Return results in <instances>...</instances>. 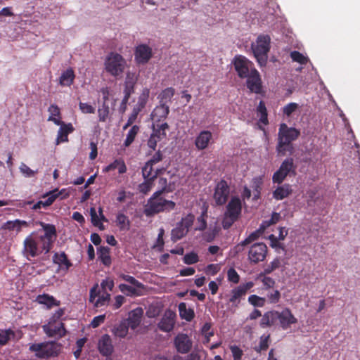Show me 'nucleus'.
Returning a JSON list of instances; mask_svg holds the SVG:
<instances>
[{"instance_id": "1", "label": "nucleus", "mask_w": 360, "mask_h": 360, "mask_svg": "<svg viewBox=\"0 0 360 360\" xmlns=\"http://www.w3.org/2000/svg\"><path fill=\"white\" fill-rule=\"evenodd\" d=\"M297 323V318L293 315L291 310L285 307L282 311L271 310L265 312L261 320L260 326L263 328L267 327H280L285 330L291 325Z\"/></svg>"}, {"instance_id": "2", "label": "nucleus", "mask_w": 360, "mask_h": 360, "mask_svg": "<svg viewBox=\"0 0 360 360\" xmlns=\"http://www.w3.org/2000/svg\"><path fill=\"white\" fill-rule=\"evenodd\" d=\"M300 132L294 127H288L286 124L280 125L278 134V143L276 147L278 155L284 156L287 153L290 155L294 152L292 141L300 136Z\"/></svg>"}, {"instance_id": "3", "label": "nucleus", "mask_w": 360, "mask_h": 360, "mask_svg": "<svg viewBox=\"0 0 360 360\" xmlns=\"http://www.w3.org/2000/svg\"><path fill=\"white\" fill-rule=\"evenodd\" d=\"M165 189L155 192L148 199L144 207L143 212L147 217H152L160 212L173 210L176 203L172 200H166L160 195L164 193Z\"/></svg>"}, {"instance_id": "4", "label": "nucleus", "mask_w": 360, "mask_h": 360, "mask_svg": "<svg viewBox=\"0 0 360 360\" xmlns=\"http://www.w3.org/2000/svg\"><path fill=\"white\" fill-rule=\"evenodd\" d=\"M61 347V345L56 341H45L30 345L29 350L34 352L38 359H49L58 356L60 353Z\"/></svg>"}, {"instance_id": "5", "label": "nucleus", "mask_w": 360, "mask_h": 360, "mask_svg": "<svg viewBox=\"0 0 360 360\" xmlns=\"http://www.w3.org/2000/svg\"><path fill=\"white\" fill-rule=\"evenodd\" d=\"M242 203L241 200L233 196L228 202L222 219V226L224 229H229L238 220L241 215Z\"/></svg>"}, {"instance_id": "6", "label": "nucleus", "mask_w": 360, "mask_h": 360, "mask_svg": "<svg viewBox=\"0 0 360 360\" xmlns=\"http://www.w3.org/2000/svg\"><path fill=\"white\" fill-rule=\"evenodd\" d=\"M271 38L269 35H259L252 43L251 49L254 56L260 65H265L267 60V53L270 49Z\"/></svg>"}, {"instance_id": "7", "label": "nucleus", "mask_w": 360, "mask_h": 360, "mask_svg": "<svg viewBox=\"0 0 360 360\" xmlns=\"http://www.w3.org/2000/svg\"><path fill=\"white\" fill-rule=\"evenodd\" d=\"M105 69L112 76L117 77L122 75L126 66V60L119 53L110 52L104 63Z\"/></svg>"}, {"instance_id": "8", "label": "nucleus", "mask_w": 360, "mask_h": 360, "mask_svg": "<svg viewBox=\"0 0 360 360\" xmlns=\"http://www.w3.org/2000/svg\"><path fill=\"white\" fill-rule=\"evenodd\" d=\"M194 220L195 216L192 213H189L182 217L176 226L172 229L171 240L175 243L185 237L193 226Z\"/></svg>"}, {"instance_id": "9", "label": "nucleus", "mask_w": 360, "mask_h": 360, "mask_svg": "<svg viewBox=\"0 0 360 360\" xmlns=\"http://www.w3.org/2000/svg\"><path fill=\"white\" fill-rule=\"evenodd\" d=\"M44 231V234L40 236L39 241L41 243V249L45 253L50 252L53 244L57 236V231L55 225L46 224L43 221L38 223Z\"/></svg>"}, {"instance_id": "10", "label": "nucleus", "mask_w": 360, "mask_h": 360, "mask_svg": "<svg viewBox=\"0 0 360 360\" xmlns=\"http://www.w3.org/2000/svg\"><path fill=\"white\" fill-rule=\"evenodd\" d=\"M235 71L240 79H245L257 70L254 64L245 56L239 55L235 56L233 61Z\"/></svg>"}, {"instance_id": "11", "label": "nucleus", "mask_w": 360, "mask_h": 360, "mask_svg": "<svg viewBox=\"0 0 360 360\" xmlns=\"http://www.w3.org/2000/svg\"><path fill=\"white\" fill-rule=\"evenodd\" d=\"M268 253V248L264 243H255L248 250V259L251 264H258L265 260Z\"/></svg>"}, {"instance_id": "12", "label": "nucleus", "mask_w": 360, "mask_h": 360, "mask_svg": "<svg viewBox=\"0 0 360 360\" xmlns=\"http://www.w3.org/2000/svg\"><path fill=\"white\" fill-rule=\"evenodd\" d=\"M230 186L224 179H221L214 187L213 199L217 206L225 205L230 195Z\"/></svg>"}, {"instance_id": "13", "label": "nucleus", "mask_w": 360, "mask_h": 360, "mask_svg": "<svg viewBox=\"0 0 360 360\" xmlns=\"http://www.w3.org/2000/svg\"><path fill=\"white\" fill-rule=\"evenodd\" d=\"M252 281H248L235 287L231 290L229 302L236 307H238L240 300L244 298L248 292L254 287Z\"/></svg>"}, {"instance_id": "14", "label": "nucleus", "mask_w": 360, "mask_h": 360, "mask_svg": "<svg viewBox=\"0 0 360 360\" xmlns=\"http://www.w3.org/2000/svg\"><path fill=\"white\" fill-rule=\"evenodd\" d=\"M44 250L41 249V245L39 246L37 241L30 235L25 238L23 242V254L27 259L35 257L41 254Z\"/></svg>"}, {"instance_id": "15", "label": "nucleus", "mask_w": 360, "mask_h": 360, "mask_svg": "<svg viewBox=\"0 0 360 360\" xmlns=\"http://www.w3.org/2000/svg\"><path fill=\"white\" fill-rule=\"evenodd\" d=\"M42 329L44 333L49 338L60 339L65 337L67 334L65 324L63 322L56 324L46 323L42 326Z\"/></svg>"}, {"instance_id": "16", "label": "nucleus", "mask_w": 360, "mask_h": 360, "mask_svg": "<svg viewBox=\"0 0 360 360\" xmlns=\"http://www.w3.org/2000/svg\"><path fill=\"white\" fill-rule=\"evenodd\" d=\"M246 79V86L251 93L260 94L262 93V82L258 70H254L252 74Z\"/></svg>"}, {"instance_id": "17", "label": "nucleus", "mask_w": 360, "mask_h": 360, "mask_svg": "<svg viewBox=\"0 0 360 360\" xmlns=\"http://www.w3.org/2000/svg\"><path fill=\"white\" fill-rule=\"evenodd\" d=\"M174 344L177 352L181 354H186L192 348V341L184 333H179L174 338Z\"/></svg>"}, {"instance_id": "18", "label": "nucleus", "mask_w": 360, "mask_h": 360, "mask_svg": "<svg viewBox=\"0 0 360 360\" xmlns=\"http://www.w3.org/2000/svg\"><path fill=\"white\" fill-rule=\"evenodd\" d=\"M134 56L138 64H146L152 57V49L146 44H140L136 48Z\"/></svg>"}, {"instance_id": "19", "label": "nucleus", "mask_w": 360, "mask_h": 360, "mask_svg": "<svg viewBox=\"0 0 360 360\" xmlns=\"http://www.w3.org/2000/svg\"><path fill=\"white\" fill-rule=\"evenodd\" d=\"M176 314L170 310L166 311L158 323V328L163 332H170L175 324Z\"/></svg>"}, {"instance_id": "20", "label": "nucleus", "mask_w": 360, "mask_h": 360, "mask_svg": "<svg viewBox=\"0 0 360 360\" xmlns=\"http://www.w3.org/2000/svg\"><path fill=\"white\" fill-rule=\"evenodd\" d=\"M98 349L103 356H109L112 354L114 347L109 335L105 334L101 337L98 342Z\"/></svg>"}, {"instance_id": "21", "label": "nucleus", "mask_w": 360, "mask_h": 360, "mask_svg": "<svg viewBox=\"0 0 360 360\" xmlns=\"http://www.w3.org/2000/svg\"><path fill=\"white\" fill-rule=\"evenodd\" d=\"M212 139V134L210 131H201L195 139V146L199 150L206 149Z\"/></svg>"}, {"instance_id": "22", "label": "nucleus", "mask_w": 360, "mask_h": 360, "mask_svg": "<svg viewBox=\"0 0 360 360\" xmlns=\"http://www.w3.org/2000/svg\"><path fill=\"white\" fill-rule=\"evenodd\" d=\"M264 229L262 228V225L260 228L253 232H252L245 240L239 243L238 245L235 246L236 252L238 253L240 252L243 251L244 248L247 245H249L256 240H257L259 237L262 236Z\"/></svg>"}, {"instance_id": "23", "label": "nucleus", "mask_w": 360, "mask_h": 360, "mask_svg": "<svg viewBox=\"0 0 360 360\" xmlns=\"http://www.w3.org/2000/svg\"><path fill=\"white\" fill-rule=\"evenodd\" d=\"M62 193V191H58V189L53 190L51 191H49L46 194H45L43 197H48L47 199L44 201L39 200L37 203H35L33 207L32 210H37L39 209H41V207H48L50 205H51L53 202L56 200L58 197Z\"/></svg>"}, {"instance_id": "24", "label": "nucleus", "mask_w": 360, "mask_h": 360, "mask_svg": "<svg viewBox=\"0 0 360 360\" xmlns=\"http://www.w3.org/2000/svg\"><path fill=\"white\" fill-rule=\"evenodd\" d=\"M143 314L142 308L137 307L129 313L128 318L124 321H126L128 326L131 329H135L141 323Z\"/></svg>"}, {"instance_id": "25", "label": "nucleus", "mask_w": 360, "mask_h": 360, "mask_svg": "<svg viewBox=\"0 0 360 360\" xmlns=\"http://www.w3.org/2000/svg\"><path fill=\"white\" fill-rule=\"evenodd\" d=\"M53 262L58 264L59 268L65 272H67L72 266V263L70 261L68 255L64 252H56L53 256Z\"/></svg>"}, {"instance_id": "26", "label": "nucleus", "mask_w": 360, "mask_h": 360, "mask_svg": "<svg viewBox=\"0 0 360 360\" xmlns=\"http://www.w3.org/2000/svg\"><path fill=\"white\" fill-rule=\"evenodd\" d=\"M169 112V108L166 103H160L152 112V119L155 123H160L165 120Z\"/></svg>"}, {"instance_id": "27", "label": "nucleus", "mask_w": 360, "mask_h": 360, "mask_svg": "<svg viewBox=\"0 0 360 360\" xmlns=\"http://www.w3.org/2000/svg\"><path fill=\"white\" fill-rule=\"evenodd\" d=\"M35 301L40 304L45 305L49 309L60 304V302L55 299L53 296L46 293L39 295Z\"/></svg>"}, {"instance_id": "28", "label": "nucleus", "mask_w": 360, "mask_h": 360, "mask_svg": "<svg viewBox=\"0 0 360 360\" xmlns=\"http://www.w3.org/2000/svg\"><path fill=\"white\" fill-rule=\"evenodd\" d=\"M60 127L58 129L56 142L59 144L61 142H66L68 141V134L74 131V127L71 123L65 124L62 121V124H60Z\"/></svg>"}, {"instance_id": "29", "label": "nucleus", "mask_w": 360, "mask_h": 360, "mask_svg": "<svg viewBox=\"0 0 360 360\" xmlns=\"http://www.w3.org/2000/svg\"><path fill=\"white\" fill-rule=\"evenodd\" d=\"M29 226L27 221L25 220L15 219L13 221H7L2 225V229L8 231L16 230L17 233L22 231V227Z\"/></svg>"}, {"instance_id": "30", "label": "nucleus", "mask_w": 360, "mask_h": 360, "mask_svg": "<svg viewBox=\"0 0 360 360\" xmlns=\"http://www.w3.org/2000/svg\"><path fill=\"white\" fill-rule=\"evenodd\" d=\"M291 193V186L288 184H285L275 189L273 192V197L277 200H281L288 197Z\"/></svg>"}, {"instance_id": "31", "label": "nucleus", "mask_w": 360, "mask_h": 360, "mask_svg": "<svg viewBox=\"0 0 360 360\" xmlns=\"http://www.w3.org/2000/svg\"><path fill=\"white\" fill-rule=\"evenodd\" d=\"M136 82V78L134 74L128 72L124 82V94L126 97H130L134 92V86Z\"/></svg>"}, {"instance_id": "32", "label": "nucleus", "mask_w": 360, "mask_h": 360, "mask_svg": "<svg viewBox=\"0 0 360 360\" xmlns=\"http://www.w3.org/2000/svg\"><path fill=\"white\" fill-rule=\"evenodd\" d=\"M179 316L182 319L187 321H191L195 317L194 310L191 308H187L185 302H181L179 306Z\"/></svg>"}, {"instance_id": "33", "label": "nucleus", "mask_w": 360, "mask_h": 360, "mask_svg": "<svg viewBox=\"0 0 360 360\" xmlns=\"http://www.w3.org/2000/svg\"><path fill=\"white\" fill-rule=\"evenodd\" d=\"M48 112L50 114L48 121L53 122L56 125L62 124V121L60 120V110L57 105L51 104L48 108Z\"/></svg>"}, {"instance_id": "34", "label": "nucleus", "mask_w": 360, "mask_h": 360, "mask_svg": "<svg viewBox=\"0 0 360 360\" xmlns=\"http://www.w3.org/2000/svg\"><path fill=\"white\" fill-rule=\"evenodd\" d=\"M75 77V75L73 70L72 68H68L61 74L59 84L61 86H70L73 84Z\"/></svg>"}, {"instance_id": "35", "label": "nucleus", "mask_w": 360, "mask_h": 360, "mask_svg": "<svg viewBox=\"0 0 360 360\" xmlns=\"http://www.w3.org/2000/svg\"><path fill=\"white\" fill-rule=\"evenodd\" d=\"M279 168L288 174L289 176H295L296 174L297 166L295 165L292 158H287L285 159Z\"/></svg>"}, {"instance_id": "36", "label": "nucleus", "mask_w": 360, "mask_h": 360, "mask_svg": "<svg viewBox=\"0 0 360 360\" xmlns=\"http://www.w3.org/2000/svg\"><path fill=\"white\" fill-rule=\"evenodd\" d=\"M169 129V125L167 122L162 123H154L153 124V132L151 134L156 136L160 141L166 138L167 134L166 130Z\"/></svg>"}, {"instance_id": "37", "label": "nucleus", "mask_w": 360, "mask_h": 360, "mask_svg": "<svg viewBox=\"0 0 360 360\" xmlns=\"http://www.w3.org/2000/svg\"><path fill=\"white\" fill-rule=\"evenodd\" d=\"M115 222L120 231H127L130 229V220L128 217L123 213H118L117 214Z\"/></svg>"}, {"instance_id": "38", "label": "nucleus", "mask_w": 360, "mask_h": 360, "mask_svg": "<svg viewBox=\"0 0 360 360\" xmlns=\"http://www.w3.org/2000/svg\"><path fill=\"white\" fill-rule=\"evenodd\" d=\"M110 250V249L107 246H101L98 250V259L107 266H109L112 262Z\"/></svg>"}, {"instance_id": "39", "label": "nucleus", "mask_w": 360, "mask_h": 360, "mask_svg": "<svg viewBox=\"0 0 360 360\" xmlns=\"http://www.w3.org/2000/svg\"><path fill=\"white\" fill-rule=\"evenodd\" d=\"M140 127L138 125H133L127 134L126 139L123 143V146L126 148L129 147L134 141L137 134H139Z\"/></svg>"}, {"instance_id": "40", "label": "nucleus", "mask_w": 360, "mask_h": 360, "mask_svg": "<svg viewBox=\"0 0 360 360\" xmlns=\"http://www.w3.org/2000/svg\"><path fill=\"white\" fill-rule=\"evenodd\" d=\"M153 165L146 162L142 168V175L144 179L154 180L158 174V169L153 172Z\"/></svg>"}, {"instance_id": "41", "label": "nucleus", "mask_w": 360, "mask_h": 360, "mask_svg": "<svg viewBox=\"0 0 360 360\" xmlns=\"http://www.w3.org/2000/svg\"><path fill=\"white\" fill-rule=\"evenodd\" d=\"M270 338V334L262 335L259 338V345L254 347L255 351H256L258 353H261L263 351L267 350L269 346Z\"/></svg>"}, {"instance_id": "42", "label": "nucleus", "mask_w": 360, "mask_h": 360, "mask_svg": "<svg viewBox=\"0 0 360 360\" xmlns=\"http://www.w3.org/2000/svg\"><path fill=\"white\" fill-rule=\"evenodd\" d=\"M129 326L126 321H122L117 326H116L113 330V334L120 338H124L128 333Z\"/></svg>"}, {"instance_id": "43", "label": "nucleus", "mask_w": 360, "mask_h": 360, "mask_svg": "<svg viewBox=\"0 0 360 360\" xmlns=\"http://www.w3.org/2000/svg\"><path fill=\"white\" fill-rule=\"evenodd\" d=\"M15 332L11 329L2 330L0 332V345H6L11 338H14Z\"/></svg>"}, {"instance_id": "44", "label": "nucleus", "mask_w": 360, "mask_h": 360, "mask_svg": "<svg viewBox=\"0 0 360 360\" xmlns=\"http://www.w3.org/2000/svg\"><path fill=\"white\" fill-rule=\"evenodd\" d=\"M174 93L175 90L172 87H168L162 90L159 95L160 103H166L168 101H171Z\"/></svg>"}, {"instance_id": "45", "label": "nucleus", "mask_w": 360, "mask_h": 360, "mask_svg": "<svg viewBox=\"0 0 360 360\" xmlns=\"http://www.w3.org/2000/svg\"><path fill=\"white\" fill-rule=\"evenodd\" d=\"M248 302L255 307H263L266 303V298L252 295L248 297Z\"/></svg>"}, {"instance_id": "46", "label": "nucleus", "mask_w": 360, "mask_h": 360, "mask_svg": "<svg viewBox=\"0 0 360 360\" xmlns=\"http://www.w3.org/2000/svg\"><path fill=\"white\" fill-rule=\"evenodd\" d=\"M119 290L125 294L127 296L139 295L138 290L132 286L128 285L124 283H121L118 286Z\"/></svg>"}, {"instance_id": "47", "label": "nucleus", "mask_w": 360, "mask_h": 360, "mask_svg": "<svg viewBox=\"0 0 360 360\" xmlns=\"http://www.w3.org/2000/svg\"><path fill=\"white\" fill-rule=\"evenodd\" d=\"M110 113V108L108 103H103L98 110V119L100 122H105Z\"/></svg>"}, {"instance_id": "48", "label": "nucleus", "mask_w": 360, "mask_h": 360, "mask_svg": "<svg viewBox=\"0 0 360 360\" xmlns=\"http://www.w3.org/2000/svg\"><path fill=\"white\" fill-rule=\"evenodd\" d=\"M119 277L122 278V280L129 283L130 284L133 285L134 287L137 288H143V284H142L141 282H139L138 280H136L134 277L124 274H120L119 275Z\"/></svg>"}, {"instance_id": "49", "label": "nucleus", "mask_w": 360, "mask_h": 360, "mask_svg": "<svg viewBox=\"0 0 360 360\" xmlns=\"http://www.w3.org/2000/svg\"><path fill=\"white\" fill-rule=\"evenodd\" d=\"M288 175L285 172L278 168L273 174L272 181L274 184H281Z\"/></svg>"}, {"instance_id": "50", "label": "nucleus", "mask_w": 360, "mask_h": 360, "mask_svg": "<svg viewBox=\"0 0 360 360\" xmlns=\"http://www.w3.org/2000/svg\"><path fill=\"white\" fill-rule=\"evenodd\" d=\"M290 57L295 62H297L301 65H306L308 62L307 57L297 51H293L290 53Z\"/></svg>"}, {"instance_id": "51", "label": "nucleus", "mask_w": 360, "mask_h": 360, "mask_svg": "<svg viewBox=\"0 0 360 360\" xmlns=\"http://www.w3.org/2000/svg\"><path fill=\"white\" fill-rule=\"evenodd\" d=\"M281 295L278 290H273L266 294L268 302L270 304H277L281 299Z\"/></svg>"}, {"instance_id": "52", "label": "nucleus", "mask_w": 360, "mask_h": 360, "mask_svg": "<svg viewBox=\"0 0 360 360\" xmlns=\"http://www.w3.org/2000/svg\"><path fill=\"white\" fill-rule=\"evenodd\" d=\"M110 299V295L107 292H104L98 296V299L94 303V306L96 307H103L109 302Z\"/></svg>"}, {"instance_id": "53", "label": "nucleus", "mask_w": 360, "mask_h": 360, "mask_svg": "<svg viewBox=\"0 0 360 360\" xmlns=\"http://www.w3.org/2000/svg\"><path fill=\"white\" fill-rule=\"evenodd\" d=\"M281 219V215L278 212H273L271 218L269 220H265L262 224V228L265 229L266 228L270 226L271 225L276 224Z\"/></svg>"}, {"instance_id": "54", "label": "nucleus", "mask_w": 360, "mask_h": 360, "mask_svg": "<svg viewBox=\"0 0 360 360\" xmlns=\"http://www.w3.org/2000/svg\"><path fill=\"white\" fill-rule=\"evenodd\" d=\"M262 181L261 179H255L253 182V200H257L260 198L261 190H262Z\"/></svg>"}, {"instance_id": "55", "label": "nucleus", "mask_w": 360, "mask_h": 360, "mask_svg": "<svg viewBox=\"0 0 360 360\" xmlns=\"http://www.w3.org/2000/svg\"><path fill=\"white\" fill-rule=\"evenodd\" d=\"M183 260L186 264H194L199 261V257L197 253L191 252L190 253L186 254Z\"/></svg>"}, {"instance_id": "56", "label": "nucleus", "mask_w": 360, "mask_h": 360, "mask_svg": "<svg viewBox=\"0 0 360 360\" xmlns=\"http://www.w3.org/2000/svg\"><path fill=\"white\" fill-rule=\"evenodd\" d=\"M153 180L145 179V181L140 184L138 189L140 193L147 194L152 188Z\"/></svg>"}, {"instance_id": "57", "label": "nucleus", "mask_w": 360, "mask_h": 360, "mask_svg": "<svg viewBox=\"0 0 360 360\" xmlns=\"http://www.w3.org/2000/svg\"><path fill=\"white\" fill-rule=\"evenodd\" d=\"M299 108V105L296 103H290L285 105L283 108V112L285 115L290 117L295 111Z\"/></svg>"}, {"instance_id": "58", "label": "nucleus", "mask_w": 360, "mask_h": 360, "mask_svg": "<svg viewBox=\"0 0 360 360\" xmlns=\"http://www.w3.org/2000/svg\"><path fill=\"white\" fill-rule=\"evenodd\" d=\"M150 95V90L148 88H144L142 90L141 94L139 96L137 103L139 104V105H143L146 107V105L148 102V98Z\"/></svg>"}, {"instance_id": "59", "label": "nucleus", "mask_w": 360, "mask_h": 360, "mask_svg": "<svg viewBox=\"0 0 360 360\" xmlns=\"http://www.w3.org/2000/svg\"><path fill=\"white\" fill-rule=\"evenodd\" d=\"M227 278L229 281L235 284L238 283L240 281V276L233 268H230L227 271Z\"/></svg>"}, {"instance_id": "60", "label": "nucleus", "mask_w": 360, "mask_h": 360, "mask_svg": "<svg viewBox=\"0 0 360 360\" xmlns=\"http://www.w3.org/2000/svg\"><path fill=\"white\" fill-rule=\"evenodd\" d=\"M20 171L25 177H33L37 173V171L31 169L25 163L20 165Z\"/></svg>"}, {"instance_id": "61", "label": "nucleus", "mask_w": 360, "mask_h": 360, "mask_svg": "<svg viewBox=\"0 0 360 360\" xmlns=\"http://www.w3.org/2000/svg\"><path fill=\"white\" fill-rule=\"evenodd\" d=\"M230 349L232 353L233 360H241L243 352L239 347L232 345L230 347Z\"/></svg>"}, {"instance_id": "62", "label": "nucleus", "mask_w": 360, "mask_h": 360, "mask_svg": "<svg viewBox=\"0 0 360 360\" xmlns=\"http://www.w3.org/2000/svg\"><path fill=\"white\" fill-rule=\"evenodd\" d=\"M206 211L203 212L202 214L198 217V222L199 225L195 228V230L204 231L207 227L206 221Z\"/></svg>"}, {"instance_id": "63", "label": "nucleus", "mask_w": 360, "mask_h": 360, "mask_svg": "<svg viewBox=\"0 0 360 360\" xmlns=\"http://www.w3.org/2000/svg\"><path fill=\"white\" fill-rule=\"evenodd\" d=\"M86 338H80L77 340V342H76L77 349L74 352V355H75V358L78 359L80 356L82 348H83L84 344L86 343Z\"/></svg>"}, {"instance_id": "64", "label": "nucleus", "mask_w": 360, "mask_h": 360, "mask_svg": "<svg viewBox=\"0 0 360 360\" xmlns=\"http://www.w3.org/2000/svg\"><path fill=\"white\" fill-rule=\"evenodd\" d=\"M79 109L83 113L85 114H91L95 112V108L87 103H82L80 102L79 104Z\"/></svg>"}]
</instances>
